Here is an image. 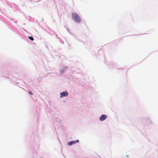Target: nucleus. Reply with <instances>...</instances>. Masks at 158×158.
Returning a JSON list of instances; mask_svg holds the SVG:
<instances>
[{"label": "nucleus", "mask_w": 158, "mask_h": 158, "mask_svg": "<svg viewBox=\"0 0 158 158\" xmlns=\"http://www.w3.org/2000/svg\"><path fill=\"white\" fill-rule=\"evenodd\" d=\"M72 16L73 19L77 23H80L81 21V19L79 15L75 13H73L72 14Z\"/></svg>", "instance_id": "obj_1"}, {"label": "nucleus", "mask_w": 158, "mask_h": 158, "mask_svg": "<svg viewBox=\"0 0 158 158\" xmlns=\"http://www.w3.org/2000/svg\"><path fill=\"white\" fill-rule=\"evenodd\" d=\"M68 95V93L66 91L64 92L60 93V97L62 98L64 97H66Z\"/></svg>", "instance_id": "obj_2"}, {"label": "nucleus", "mask_w": 158, "mask_h": 158, "mask_svg": "<svg viewBox=\"0 0 158 158\" xmlns=\"http://www.w3.org/2000/svg\"><path fill=\"white\" fill-rule=\"evenodd\" d=\"M107 117L106 115L103 114L102 116L100 117L99 119L100 121H102L106 119Z\"/></svg>", "instance_id": "obj_3"}, {"label": "nucleus", "mask_w": 158, "mask_h": 158, "mask_svg": "<svg viewBox=\"0 0 158 158\" xmlns=\"http://www.w3.org/2000/svg\"><path fill=\"white\" fill-rule=\"evenodd\" d=\"M75 141H71L68 143V144L69 145H71L73 144H75Z\"/></svg>", "instance_id": "obj_4"}, {"label": "nucleus", "mask_w": 158, "mask_h": 158, "mask_svg": "<svg viewBox=\"0 0 158 158\" xmlns=\"http://www.w3.org/2000/svg\"><path fill=\"white\" fill-rule=\"evenodd\" d=\"M28 38L31 41H33L34 40V39L32 37V36H28Z\"/></svg>", "instance_id": "obj_5"}, {"label": "nucleus", "mask_w": 158, "mask_h": 158, "mask_svg": "<svg viewBox=\"0 0 158 158\" xmlns=\"http://www.w3.org/2000/svg\"><path fill=\"white\" fill-rule=\"evenodd\" d=\"M29 94H31V95H32V92L31 91V92H29Z\"/></svg>", "instance_id": "obj_6"}, {"label": "nucleus", "mask_w": 158, "mask_h": 158, "mask_svg": "<svg viewBox=\"0 0 158 158\" xmlns=\"http://www.w3.org/2000/svg\"><path fill=\"white\" fill-rule=\"evenodd\" d=\"M75 142H77V143H78L79 141V140H76L75 141Z\"/></svg>", "instance_id": "obj_7"}]
</instances>
